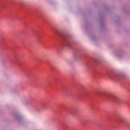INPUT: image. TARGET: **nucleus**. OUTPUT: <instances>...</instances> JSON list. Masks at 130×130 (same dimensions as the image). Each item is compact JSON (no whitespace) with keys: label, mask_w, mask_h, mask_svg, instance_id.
I'll list each match as a JSON object with an SVG mask.
<instances>
[{"label":"nucleus","mask_w":130,"mask_h":130,"mask_svg":"<svg viewBox=\"0 0 130 130\" xmlns=\"http://www.w3.org/2000/svg\"><path fill=\"white\" fill-rule=\"evenodd\" d=\"M110 98H111V99H112L113 100H114L115 101H118V100H119V99H118V98L114 95L110 96Z\"/></svg>","instance_id":"1"},{"label":"nucleus","mask_w":130,"mask_h":130,"mask_svg":"<svg viewBox=\"0 0 130 130\" xmlns=\"http://www.w3.org/2000/svg\"><path fill=\"white\" fill-rule=\"evenodd\" d=\"M120 121H121V122H124V120H123V118H120Z\"/></svg>","instance_id":"2"}]
</instances>
